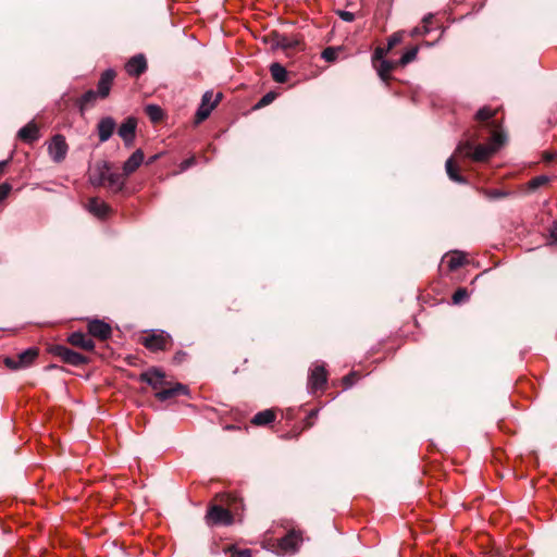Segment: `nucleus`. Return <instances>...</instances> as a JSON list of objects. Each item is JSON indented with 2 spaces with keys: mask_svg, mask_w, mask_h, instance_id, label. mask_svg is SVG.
<instances>
[{
  "mask_svg": "<svg viewBox=\"0 0 557 557\" xmlns=\"http://www.w3.org/2000/svg\"><path fill=\"white\" fill-rule=\"evenodd\" d=\"M484 162L487 160V146L476 145L471 138L461 140L453 156L445 162V170L450 181L458 184H466L467 180L461 175V162Z\"/></svg>",
  "mask_w": 557,
  "mask_h": 557,
  "instance_id": "obj_1",
  "label": "nucleus"
},
{
  "mask_svg": "<svg viewBox=\"0 0 557 557\" xmlns=\"http://www.w3.org/2000/svg\"><path fill=\"white\" fill-rule=\"evenodd\" d=\"M494 115L495 113L490 110V157L504 147L508 140L507 133L494 119Z\"/></svg>",
  "mask_w": 557,
  "mask_h": 557,
  "instance_id": "obj_2",
  "label": "nucleus"
},
{
  "mask_svg": "<svg viewBox=\"0 0 557 557\" xmlns=\"http://www.w3.org/2000/svg\"><path fill=\"white\" fill-rule=\"evenodd\" d=\"M205 520L209 527H226L233 523L234 518L230 510L219 505H212L209 507Z\"/></svg>",
  "mask_w": 557,
  "mask_h": 557,
  "instance_id": "obj_3",
  "label": "nucleus"
},
{
  "mask_svg": "<svg viewBox=\"0 0 557 557\" xmlns=\"http://www.w3.org/2000/svg\"><path fill=\"white\" fill-rule=\"evenodd\" d=\"M302 541L300 531L290 530L285 536L278 540L277 549L283 555H293L298 552Z\"/></svg>",
  "mask_w": 557,
  "mask_h": 557,
  "instance_id": "obj_4",
  "label": "nucleus"
},
{
  "mask_svg": "<svg viewBox=\"0 0 557 557\" xmlns=\"http://www.w3.org/2000/svg\"><path fill=\"white\" fill-rule=\"evenodd\" d=\"M69 146L65 137L61 134H55L48 144V153L51 160L55 163L62 162L67 154Z\"/></svg>",
  "mask_w": 557,
  "mask_h": 557,
  "instance_id": "obj_5",
  "label": "nucleus"
},
{
  "mask_svg": "<svg viewBox=\"0 0 557 557\" xmlns=\"http://www.w3.org/2000/svg\"><path fill=\"white\" fill-rule=\"evenodd\" d=\"M326 370L323 363H317L310 370L308 376V391L309 393H314L318 389L322 388L326 384Z\"/></svg>",
  "mask_w": 557,
  "mask_h": 557,
  "instance_id": "obj_6",
  "label": "nucleus"
},
{
  "mask_svg": "<svg viewBox=\"0 0 557 557\" xmlns=\"http://www.w3.org/2000/svg\"><path fill=\"white\" fill-rule=\"evenodd\" d=\"M38 356L37 348H28L17 355V358H5L4 362L8 368L12 370H17L21 368H26L33 363V361Z\"/></svg>",
  "mask_w": 557,
  "mask_h": 557,
  "instance_id": "obj_7",
  "label": "nucleus"
},
{
  "mask_svg": "<svg viewBox=\"0 0 557 557\" xmlns=\"http://www.w3.org/2000/svg\"><path fill=\"white\" fill-rule=\"evenodd\" d=\"M54 355L71 366H82L87 363L88 359L84 355L76 352L65 346L58 345L53 349Z\"/></svg>",
  "mask_w": 557,
  "mask_h": 557,
  "instance_id": "obj_8",
  "label": "nucleus"
},
{
  "mask_svg": "<svg viewBox=\"0 0 557 557\" xmlns=\"http://www.w3.org/2000/svg\"><path fill=\"white\" fill-rule=\"evenodd\" d=\"M212 97H213L212 91H206L203 94L202 99H201V103H200L199 108L197 109V112H196V115H195V123L196 124H200L206 119H208L209 115L211 114L212 110L216 106L220 96H218L216 99L213 102H211Z\"/></svg>",
  "mask_w": 557,
  "mask_h": 557,
  "instance_id": "obj_9",
  "label": "nucleus"
},
{
  "mask_svg": "<svg viewBox=\"0 0 557 557\" xmlns=\"http://www.w3.org/2000/svg\"><path fill=\"white\" fill-rule=\"evenodd\" d=\"M169 338L170 335L166 332L153 331L152 333L144 337L143 344L145 345L146 348L152 351L163 350Z\"/></svg>",
  "mask_w": 557,
  "mask_h": 557,
  "instance_id": "obj_10",
  "label": "nucleus"
},
{
  "mask_svg": "<svg viewBox=\"0 0 557 557\" xmlns=\"http://www.w3.org/2000/svg\"><path fill=\"white\" fill-rule=\"evenodd\" d=\"M89 335L99 339H108L112 334L111 326L102 320L94 319L88 322Z\"/></svg>",
  "mask_w": 557,
  "mask_h": 557,
  "instance_id": "obj_11",
  "label": "nucleus"
},
{
  "mask_svg": "<svg viewBox=\"0 0 557 557\" xmlns=\"http://www.w3.org/2000/svg\"><path fill=\"white\" fill-rule=\"evenodd\" d=\"M137 121L134 117H127L119 127L117 134L123 139L125 146L129 147L135 138Z\"/></svg>",
  "mask_w": 557,
  "mask_h": 557,
  "instance_id": "obj_12",
  "label": "nucleus"
},
{
  "mask_svg": "<svg viewBox=\"0 0 557 557\" xmlns=\"http://www.w3.org/2000/svg\"><path fill=\"white\" fill-rule=\"evenodd\" d=\"M164 377V373L157 368H151L140 374V381L147 383L157 392L163 386Z\"/></svg>",
  "mask_w": 557,
  "mask_h": 557,
  "instance_id": "obj_13",
  "label": "nucleus"
},
{
  "mask_svg": "<svg viewBox=\"0 0 557 557\" xmlns=\"http://www.w3.org/2000/svg\"><path fill=\"white\" fill-rule=\"evenodd\" d=\"M466 262H467L466 255L459 250L447 252L442 258V264L446 265L450 272L458 270Z\"/></svg>",
  "mask_w": 557,
  "mask_h": 557,
  "instance_id": "obj_14",
  "label": "nucleus"
},
{
  "mask_svg": "<svg viewBox=\"0 0 557 557\" xmlns=\"http://www.w3.org/2000/svg\"><path fill=\"white\" fill-rule=\"evenodd\" d=\"M125 70L131 76H139L147 70V61L144 54L132 57L125 65Z\"/></svg>",
  "mask_w": 557,
  "mask_h": 557,
  "instance_id": "obj_15",
  "label": "nucleus"
},
{
  "mask_svg": "<svg viewBox=\"0 0 557 557\" xmlns=\"http://www.w3.org/2000/svg\"><path fill=\"white\" fill-rule=\"evenodd\" d=\"M115 77V72L112 69L106 70L98 82V95L101 99L109 96L112 82Z\"/></svg>",
  "mask_w": 557,
  "mask_h": 557,
  "instance_id": "obj_16",
  "label": "nucleus"
},
{
  "mask_svg": "<svg viewBox=\"0 0 557 557\" xmlns=\"http://www.w3.org/2000/svg\"><path fill=\"white\" fill-rule=\"evenodd\" d=\"M115 121L111 116H106L101 119L97 125L99 140L101 143L108 141L111 138L115 129Z\"/></svg>",
  "mask_w": 557,
  "mask_h": 557,
  "instance_id": "obj_17",
  "label": "nucleus"
},
{
  "mask_svg": "<svg viewBox=\"0 0 557 557\" xmlns=\"http://www.w3.org/2000/svg\"><path fill=\"white\" fill-rule=\"evenodd\" d=\"M110 166L107 162L98 164L90 174L89 181L94 186H104L107 184Z\"/></svg>",
  "mask_w": 557,
  "mask_h": 557,
  "instance_id": "obj_18",
  "label": "nucleus"
},
{
  "mask_svg": "<svg viewBox=\"0 0 557 557\" xmlns=\"http://www.w3.org/2000/svg\"><path fill=\"white\" fill-rule=\"evenodd\" d=\"M69 343L85 350H92L95 348V343L91 337L82 332L72 333L69 336Z\"/></svg>",
  "mask_w": 557,
  "mask_h": 557,
  "instance_id": "obj_19",
  "label": "nucleus"
},
{
  "mask_svg": "<svg viewBox=\"0 0 557 557\" xmlns=\"http://www.w3.org/2000/svg\"><path fill=\"white\" fill-rule=\"evenodd\" d=\"M178 394L187 395L188 394V387L186 385H184V384L176 383L175 386H173V387L159 389L156 393V397L160 401H165L168 399H171V398L175 397Z\"/></svg>",
  "mask_w": 557,
  "mask_h": 557,
  "instance_id": "obj_20",
  "label": "nucleus"
},
{
  "mask_svg": "<svg viewBox=\"0 0 557 557\" xmlns=\"http://www.w3.org/2000/svg\"><path fill=\"white\" fill-rule=\"evenodd\" d=\"M144 161V152L140 149L135 150L123 164L124 175L134 173Z\"/></svg>",
  "mask_w": 557,
  "mask_h": 557,
  "instance_id": "obj_21",
  "label": "nucleus"
},
{
  "mask_svg": "<svg viewBox=\"0 0 557 557\" xmlns=\"http://www.w3.org/2000/svg\"><path fill=\"white\" fill-rule=\"evenodd\" d=\"M17 136L20 139L26 143H33L38 139L39 137V129L34 123H28L27 125L23 126L18 133Z\"/></svg>",
  "mask_w": 557,
  "mask_h": 557,
  "instance_id": "obj_22",
  "label": "nucleus"
},
{
  "mask_svg": "<svg viewBox=\"0 0 557 557\" xmlns=\"http://www.w3.org/2000/svg\"><path fill=\"white\" fill-rule=\"evenodd\" d=\"M125 176L124 173H116L109 171L108 180L106 186L110 188L113 193H119L123 189L125 185Z\"/></svg>",
  "mask_w": 557,
  "mask_h": 557,
  "instance_id": "obj_23",
  "label": "nucleus"
},
{
  "mask_svg": "<svg viewBox=\"0 0 557 557\" xmlns=\"http://www.w3.org/2000/svg\"><path fill=\"white\" fill-rule=\"evenodd\" d=\"M98 98H100L98 91H95L92 89L87 90L77 101L79 111L84 113L85 110H87L89 107H92L96 103Z\"/></svg>",
  "mask_w": 557,
  "mask_h": 557,
  "instance_id": "obj_24",
  "label": "nucleus"
},
{
  "mask_svg": "<svg viewBox=\"0 0 557 557\" xmlns=\"http://www.w3.org/2000/svg\"><path fill=\"white\" fill-rule=\"evenodd\" d=\"M87 208L89 212L98 218H104L109 211L108 205L98 198L89 199Z\"/></svg>",
  "mask_w": 557,
  "mask_h": 557,
  "instance_id": "obj_25",
  "label": "nucleus"
},
{
  "mask_svg": "<svg viewBox=\"0 0 557 557\" xmlns=\"http://www.w3.org/2000/svg\"><path fill=\"white\" fill-rule=\"evenodd\" d=\"M374 67L376 69L377 75L381 78V81L387 84V81L389 79V73L394 70L395 63L388 60H382L380 61V64H375Z\"/></svg>",
  "mask_w": 557,
  "mask_h": 557,
  "instance_id": "obj_26",
  "label": "nucleus"
},
{
  "mask_svg": "<svg viewBox=\"0 0 557 557\" xmlns=\"http://www.w3.org/2000/svg\"><path fill=\"white\" fill-rule=\"evenodd\" d=\"M275 419V413L270 410H263L258 413H256L251 420V422L256 425H267L271 422H273Z\"/></svg>",
  "mask_w": 557,
  "mask_h": 557,
  "instance_id": "obj_27",
  "label": "nucleus"
},
{
  "mask_svg": "<svg viewBox=\"0 0 557 557\" xmlns=\"http://www.w3.org/2000/svg\"><path fill=\"white\" fill-rule=\"evenodd\" d=\"M270 72H271L273 79L276 83L283 84L287 81V71L282 64L277 63V62L272 63L270 65Z\"/></svg>",
  "mask_w": 557,
  "mask_h": 557,
  "instance_id": "obj_28",
  "label": "nucleus"
},
{
  "mask_svg": "<svg viewBox=\"0 0 557 557\" xmlns=\"http://www.w3.org/2000/svg\"><path fill=\"white\" fill-rule=\"evenodd\" d=\"M145 111L152 122H158L163 116L162 109L157 104H148Z\"/></svg>",
  "mask_w": 557,
  "mask_h": 557,
  "instance_id": "obj_29",
  "label": "nucleus"
},
{
  "mask_svg": "<svg viewBox=\"0 0 557 557\" xmlns=\"http://www.w3.org/2000/svg\"><path fill=\"white\" fill-rule=\"evenodd\" d=\"M419 52V47L418 46H414L410 49H408L403 55L401 58L399 59L398 63L400 65H407L408 63L412 62L416 58H417V54Z\"/></svg>",
  "mask_w": 557,
  "mask_h": 557,
  "instance_id": "obj_30",
  "label": "nucleus"
},
{
  "mask_svg": "<svg viewBox=\"0 0 557 557\" xmlns=\"http://www.w3.org/2000/svg\"><path fill=\"white\" fill-rule=\"evenodd\" d=\"M549 182V177L546 176V175H539V176H535L533 177L532 180H530L528 182V189L529 190H535L537 189L539 187L547 184Z\"/></svg>",
  "mask_w": 557,
  "mask_h": 557,
  "instance_id": "obj_31",
  "label": "nucleus"
},
{
  "mask_svg": "<svg viewBox=\"0 0 557 557\" xmlns=\"http://www.w3.org/2000/svg\"><path fill=\"white\" fill-rule=\"evenodd\" d=\"M469 298L467 288H458L451 297L454 305H460Z\"/></svg>",
  "mask_w": 557,
  "mask_h": 557,
  "instance_id": "obj_32",
  "label": "nucleus"
},
{
  "mask_svg": "<svg viewBox=\"0 0 557 557\" xmlns=\"http://www.w3.org/2000/svg\"><path fill=\"white\" fill-rule=\"evenodd\" d=\"M283 35H280L278 33H272L268 37L264 38V41L268 42L271 47V49H278L281 48V38Z\"/></svg>",
  "mask_w": 557,
  "mask_h": 557,
  "instance_id": "obj_33",
  "label": "nucleus"
},
{
  "mask_svg": "<svg viewBox=\"0 0 557 557\" xmlns=\"http://www.w3.org/2000/svg\"><path fill=\"white\" fill-rule=\"evenodd\" d=\"M338 55V48L327 47L322 51V58L327 62H334Z\"/></svg>",
  "mask_w": 557,
  "mask_h": 557,
  "instance_id": "obj_34",
  "label": "nucleus"
},
{
  "mask_svg": "<svg viewBox=\"0 0 557 557\" xmlns=\"http://www.w3.org/2000/svg\"><path fill=\"white\" fill-rule=\"evenodd\" d=\"M404 32L394 33L387 40V50H391L395 46L401 42Z\"/></svg>",
  "mask_w": 557,
  "mask_h": 557,
  "instance_id": "obj_35",
  "label": "nucleus"
},
{
  "mask_svg": "<svg viewBox=\"0 0 557 557\" xmlns=\"http://www.w3.org/2000/svg\"><path fill=\"white\" fill-rule=\"evenodd\" d=\"M389 50H387V48H381V47H377L374 52H373V55H372V63H373V66H375V64L382 60H385L384 59V55L388 52Z\"/></svg>",
  "mask_w": 557,
  "mask_h": 557,
  "instance_id": "obj_36",
  "label": "nucleus"
},
{
  "mask_svg": "<svg viewBox=\"0 0 557 557\" xmlns=\"http://www.w3.org/2000/svg\"><path fill=\"white\" fill-rule=\"evenodd\" d=\"M276 95L273 91L267 92L256 104V108H263L268 104H270L274 99Z\"/></svg>",
  "mask_w": 557,
  "mask_h": 557,
  "instance_id": "obj_37",
  "label": "nucleus"
},
{
  "mask_svg": "<svg viewBox=\"0 0 557 557\" xmlns=\"http://www.w3.org/2000/svg\"><path fill=\"white\" fill-rule=\"evenodd\" d=\"M430 30H431V29H430V27H429V26H426V25H422L421 27H420V26H417V27H413V28L410 30L409 35H410L411 37L422 36V35H426V34H429V33H430Z\"/></svg>",
  "mask_w": 557,
  "mask_h": 557,
  "instance_id": "obj_38",
  "label": "nucleus"
},
{
  "mask_svg": "<svg viewBox=\"0 0 557 557\" xmlns=\"http://www.w3.org/2000/svg\"><path fill=\"white\" fill-rule=\"evenodd\" d=\"M230 552H231V557H251V550L248 548H246V549L231 548Z\"/></svg>",
  "mask_w": 557,
  "mask_h": 557,
  "instance_id": "obj_39",
  "label": "nucleus"
},
{
  "mask_svg": "<svg viewBox=\"0 0 557 557\" xmlns=\"http://www.w3.org/2000/svg\"><path fill=\"white\" fill-rule=\"evenodd\" d=\"M12 186L9 183H2L0 185V202L4 200L10 194Z\"/></svg>",
  "mask_w": 557,
  "mask_h": 557,
  "instance_id": "obj_40",
  "label": "nucleus"
},
{
  "mask_svg": "<svg viewBox=\"0 0 557 557\" xmlns=\"http://www.w3.org/2000/svg\"><path fill=\"white\" fill-rule=\"evenodd\" d=\"M280 40H281V48L282 49H290V48H294L297 45L296 40H292V39L287 38L284 35L282 36V38Z\"/></svg>",
  "mask_w": 557,
  "mask_h": 557,
  "instance_id": "obj_41",
  "label": "nucleus"
},
{
  "mask_svg": "<svg viewBox=\"0 0 557 557\" xmlns=\"http://www.w3.org/2000/svg\"><path fill=\"white\" fill-rule=\"evenodd\" d=\"M337 14L338 16L341 17V20H343L344 22H352L355 20V14L352 12H349V11H344V10H339L337 11Z\"/></svg>",
  "mask_w": 557,
  "mask_h": 557,
  "instance_id": "obj_42",
  "label": "nucleus"
},
{
  "mask_svg": "<svg viewBox=\"0 0 557 557\" xmlns=\"http://www.w3.org/2000/svg\"><path fill=\"white\" fill-rule=\"evenodd\" d=\"M196 164V158L195 157H190L184 161L181 162L180 164V169L181 171H186L188 170L189 168L194 166Z\"/></svg>",
  "mask_w": 557,
  "mask_h": 557,
  "instance_id": "obj_43",
  "label": "nucleus"
},
{
  "mask_svg": "<svg viewBox=\"0 0 557 557\" xmlns=\"http://www.w3.org/2000/svg\"><path fill=\"white\" fill-rule=\"evenodd\" d=\"M476 119H479L480 121H483V122L487 120V107L486 106L482 107L478 111Z\"/></svg>",
  "mask_w": 557,
  "mask_h": 557,
  "instance_id": "obj_44",
  "label": "nucleus"
},
{
  "mask_svg": "<svg viewBox=\"0 0 557 557\" xmlns=\"http://www.w3.org/2000/svg\"><path fill=\"white\" fill-rule=\"evenodd\" d=\"M354 376H355L354 372L348 374V375H346V376H344L343 383L345 384L346 388L352 386V384H354Z\"/></svg>",
  "mask_w": 557,
  "mask_h": 557,
  "instance_id": "obj_45",
  "label": "nucleus"
},
{
  "mask_svg": "<svg viewBox=\"0 0 557 557\" xmlns=\"http://www.w3.org/2000/svg\"><path fill=\"white\" fill-rule=\"evenodd\" d=\"M185 357H186V352H184V351H177V352L175 354V356H174V361H175L176 363H181V362L185 359Z\"/></svg>",
  "mask_w": 557,
  "mask_h": 557,
  "instance_id": "obj_46",
  "label": "nucleus"
},
{
  "mask_svg": "<svg viewBox=\"0 0 557 557\" xmlns=\"http://www.w3.org/2000/svg\"><path fill=\"white\" fill-rule=\"evenodd\" d=\"M8 163H9V160L0 161V177L3 175L4 169L8 165Z\"/></svg>",
  "mask_w": 557,
  "mask_h": 557,
  "instance_id": "obj_47",
  "label": "nucleus"
},
{
  "mask_svg": "<svg viewBox=\"0 0 557 557\" xmlns=\"http://www.w3.org/2000/svg\"><path fill=\"white\" fill-rule=\"evenodd\" d=\"M432 18H433V15H432V14H428V15H425V16L423 17V20H422L423 25L429 26V24L431 23Z\"/></svg>",
  "mask_w": 557,
  "mask_h": 557,
  "instance_id": "obj_48",
  "label": "nucleus"
},
{
  "mask_svg": "<svg viewBox=\"0 0 557 557\" xmlns=\"http://www.w3.org/2000/svg\"><path fill=\"white\" fill-rule=\"evenodd\" d=\"M488 196H490V198H498V197H500V194L490 190Z\"/></svg>",
  "mask_w": 557,
  "mask_h": 557,
  "instance_id": "obj_49",
  "label": "nucleus"
},
{
  "mask_svg": "<svg viewBox=\"0 0 557 557\" xmlns=\"http://www.w3.org/2000/svg\"><path fill=\"white\" fill-rule=\"evenodd\" d=\"M555 157H556V154H555V153H547L545 158H546V160L550 161V160H553Z\"/></svg>",
  "mask_w": 557,
  "mask_h": 557,
  "instance_id": "obj_50",
  "label": "nucleus"
},
{
  "mask_svg": "<svg viewBox=\"0 0 557 557\" xmlns=\"http://www.w3.org/2000/svg\"><path fill=\"white\" fill-rule=\"evenodd\" d=\"M491 495L494 497V496H497V495H498V493H497V491H496V490H490V496H491Z\"/></svg>",
  "mask_w": 557,
  "mask_h": 557,
  "instance_id": "obj_51",
  "label": "nucleus"
},
{
  "mask_svg": "<svg viewBox=\"0 0 557 557\" xmlns=\"http://www.w3.org/2000/svg\"><path fill=\"white\" fill-rule=\"evenodd\" d=\"M552 236L555 237L557 239V232L553 231L552 232Z\"/></svg>",
  "mask_w": 557,
  "mask_h": 557,
  "instance_id": "obj_52",
  "label": "nucleus"
},
{
  "mask_svg": "<svg viewBox=\"0 0 557 557\" xmlns=\"http://www.w3.org/2000/svg\"><path fill=\"white\" fill-rule=\"evenodd\" d=\"M490 557H493V556H492V548H491V547H490Z\"/></svg>",
  "mask_w": 557,
  "mask_h": 557,
  "instance_id": "obj_53",
  "label": "nucleus"
}]
</instances>
